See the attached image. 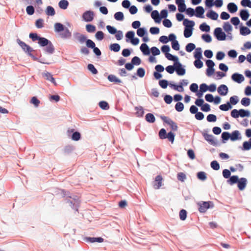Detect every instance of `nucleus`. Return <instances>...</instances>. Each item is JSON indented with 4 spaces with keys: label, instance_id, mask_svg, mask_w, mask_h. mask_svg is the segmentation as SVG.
<instances>
[{
    "label": "nucleus",
    "instance_id": "obj_53",
    "mask_svg": "<svg viewBox=\"0 0 251 251\" xmlns=\"http://www.w3.org/2000/svg\"><path fill=\"white\" fill-rule=\"evenodd\" d=\"M239 101L238 98L236 96H234L232 97H231L229 99V101L230 104H232L233 105L236 104Z\"/></svg>",
    "mask_w": 251,
    "mask_h": 251
},
{
    "label": "nucleus",
    "instance_id": "obj_1",
    "mask_svg": "<svg viewBox=\"0 0 251 251\" xmlns=\"http://www.w3.org/2000/svg\"><path fill=\"white\" fill-rule=\"evenodd\" d=\"M183 25L185 26L184 30V36L185 38L191 37L193 33V27L195 22L187 19L184 20Z\"/></svg>",
    "mask_w": 251,
    "mask_h": 251
},
{
    "label": "nucleus",
    "instance_id": "obj_50",
    "mask_svg": "<svg viewBox=\"0 0 251 251\" xmlns=\"http://www.w3.org/2000/svg\"><path fill=\"white\" fill-rule=\"evenodd\" d=\"M137 75L140 77H143L145 75V70L143 68H139L137 70Z\"/></svg>",
    "mask_w": 251,
    "mask_h": 251
},
{
    "label": "nucleus",
    "instance_id": "obj_17",
    "mask_svg": "<svg viewBox=\"0 0 251 251\" xmlns=\"http://www.w3.org/2000/svg\"><path fill=\"white\" fill-rule=\"evenodd\" d=\"M227 8L228 11L231 13L236 12L238 10L237 5L233 2H230L227 5Z\"/></svg>",
    "mask_w": 251,
    "mask_h": 251
},
{
    "label": "nucleus",
    "instance_id": "obj_54",
    "mask_svg": "<svg viewBox=\"0 0 251 251\" xmlns=\"http://www.w3.org/2000/svg\"><path fill=\"white\" fill-rule=\"evenodd\" d=\"M194 64L198 69L202 68L203 65V62L201 60V59H196L194 62Z\"/></svg>",
    "mask_w": 251,
    "mask_h": 251
},
{
    "label": "nucleus",
    "instance_id": "obj_23",
    "mask_svg": "<svg viewBox=\"0 0 251 251\" xmlns=\"http://www.w3.org/2000/svg\"><path fill=\"white\" fill-rule=\"evenodd\" d=\"M240 34L242 35L245 36L249 35L251 33V30L247 27L242 26L240 29Z\"/></svg>",
    "mask_w": 251,
    "mask_h": 251
},
{
    "label": "nucleus",
    "instance_id": "obj_49",
    "mask_svg": "<svg viewBox=\"0 0 251 251\" xmlns=\"http://www.w3.org/2000/svg\"><path fill=\"white\" fill-rule=\"evenodd\" d=\"M175 109L178 112H181L184 109V105L181 102H177L175 105Z\"/></svg>",
    "mask_w": 251,
    "mask_h": 251
},
{
    "label": "nucleus",
    "instance_id": "obj_25",
    "mask_svg": "<svg viewBox=\"0 0 251 251\" xmlns=\"http://www.w3.org/2000/svg\"><path fill=\"white\" fill-rule=\"evenodd\" d=\"M54 30L56 32H61L65 27L62 24L56 23L54 25Z\"/></svg>",
    "mask_w": 251,
    "mask_h": 251
},
{
    "label": "nucleus",
    "instance_id": "obj_58",
    "mask_svg": "<svg viewBox=\"0 0 251 251\" xmlns=\"http://www.w3.org/2000/svg\"><path fill=\"white\" fill-rule=\"evenodd\" d=\"M151 51L153 56L159 55L160 53V50L156 47L151 48Z\"/></svg>",
    "mask_w": 251,
    "mask_h": 251
},
{
    "label": "nucleus",
    "instance_id": "obj_61",
    "mask_svg": "<svg viewBox=\"0 0 251 251\" xmlns=\"http://www.w3.org/2000/svg\"><path fill=\"white\" fill-rule=\"evenodd\" d=\"M88 69L92 72L93 74L96 75L98 73L97 70L95 68L94 66L92 64H89L87 66Z\"/></svg>",
    "mask_w": 251,
    "mask_h": 251
},
{
    "label": "nucleus",
    "instance_id": "obj_64",
    "mask_svg": "<svg viewBox=\"0 0 251 251\" xmlns=\"http://www.w3.org/2000/svg\"><path fill=\"white\" fill-rule=\"evenodd\" d=\"M175 134L172 132L170 131L168 133L166 138H168V140L173 143L175 140Z\"/></svg>",
    "mask_w": 251,
    "mask_h": 251
},
{
    "label": "nucleus",
    "instance_id": "obj_21",
    "mask_svg": "<svg viewBox=\"0 0 251 251\" xmlns=\"http://www.w3.org/2000/svg\"><path fill=\"white\" fill-rule=\"evenodd\" d=\"M194 56L196 59H201L202 58V50L201 48H197L195 49Z\"/></svg>",
    "mask_w": 251,
    "mask_h": 251
},
{
    "label": "nucleus",
    "instance_id": "obj_11",
    "mask_svg": "<svg viewBox=\"0 0 251 251\" xmlns=\"http://www.w3.org/2000/svg\"><path fill=\"white\" fill-rule=\"evenodd\" d=\"M43 76L47 80L50 81L54 85H57L55 79L53 77L52 75L48 72H44L42 74Z\"/></svg>",
    "mask_w": 251,
    "mask_h": 251
},
{
    "label": "nucleus",
    "instance_id": "obj_6",
    "mask_svg": "<svg viewBox=\"0 0 251 251\" xmlns=\"http://www.w3.org/2000/svg\"><path fill=\"white\" fill-rule=\"evenodd\" d=\"M174 66L176 67L175 71L178 75H183L185 74L186 70L179 61L174 63Z\"/></svg>",
    "mask_w": 251,
    "mask_h": 251
},
{
    "label": "nucleus",
    "instance_id": "obj_38",
    "mask_svg": "<svg viewBox=\"0 0 251 251\" xmlns=\"http://www.w3.org/2000/svg\"><path fill=\"white\" fill-rule=\"evenodd\" d=\"M200 29L202 31L209 32L210 29V26L207 25L206 23H203L200 25Z\"/></svg>",
    "mask_w": 251,
    "mask_h": 251
},
{
    "label": "nucleus",
    "instance_id": "obj_4",
    "mask_svg": "<svg viewBox=\"0 0 251 251\" xmlns=\"http://www.w3.org/2000/svg\"><path fill=\"white\" fill-rule=\"evenodd\" d=\"M86 45L87 48L93 49V51L96 55L100 56L101 55L100 50L98 48L96 47L95 43L92 40L90 39L86 40Z\"/></svg>",
    "mask_w": 251,
    "mask_h": 251
},
{
    "label": "nucleus",
    "instance_id": "obj_18",
    "mask_svg": "<svg viewBox=\"0 0 251 251\" xmlns=\"http://www.w3.org/2000/svg\"><path fill=\"white\" fill-rule=\"evenodd\" d=\"M140 49L144 55H148L150 54V49L146 43L142 44L141 45Z\"/></svg>",
    "mask_w": 251,
    "mask_h": 251
},
{
    "label": "nucleus",
    "instance_id": "obj_39",
    "mask_svg": "<svg viewBox=\"0 0 251 251\" xmlns=\"http://www.w3.org/2000/svg\"><path fill=\"white\" fill-rule=\"evenodd\" d=\"M109 49L115 52H118L120 50V46L117 43L112 44L110 45Z\"/></svg>",
    "mask_w": 251,
    "mask_h": 251
},
{
    "label": "nucleus",
    "instance_id": "obj_36",
    "mask_svg": "<svg viewBox=\"0 0 251 251\" xmlns=\"http://www.w3.org/2000/svg\"><path fill=\"white\" fill-rule=\"evenodd\" d=\"M87 241L91 242H99L101 243L103 241V239L101 237H89L87 239Z\"/></svg>",
    "mask_w": 251,
    "mask_h": 251
},
{
    "label": "nucleus",
    "instance_id": "obj_27",
    "mask_svg": "<svg viewBox=\"0 0 251 251\" xmlns=\"http://www.w3.org/2000/svg\"><path fill=\"white\" fill-rule=\"evenodd\" d=\"M240 135V132L238 130L233 131L230 134V140L234 141L239 139V136Z\"/></svg>",
    "mask_w": 251,
    "mask_h": 251
},
{
    "label": "nucleus",
    "instance_id": "obj_59",
    "mask_svg": "<svg viewBox=\"0 0 251 251\" xmlns=\"http://www.w3.org/2000/svg\"><path fill=\"white\" fill-rule=\"evenodd\" d=\"M241 4L244 7L251 8V0H242L241 1Z\"/></svg>",
    "mask_w": 251,
    "mask_h": 251
},
{
    "label": "nucleus",
    "instance_id": "obj_19",
    "mask_svg": "<svg viewBox=\"0 0 251 251\" xmlns=\"http://www.w3.org/2000/svg\"><path fill=\"white\" fill-rule=\"evenodd\" d=\"M240 16L244 21L248 20L250 16L249 13L247 9H242L240 11Z\"/></svg>",
    "mask_w": 251,
    "mask_h": 251
},
{
    "label": "nucleus",
    "instance_id": "obj_57",
    "mask_svg": "<svg viewBox=\"0 0 251 251\" xmlns=\"http://www.w3.org/2000/svg\"><path fill=\"white\" fill-rule=\"evenodd\" d=\"M166 131L164 128H161L159 132V136L160 139H164L166 138Z\"/></svg>",
    "mask_w": 251,
    "mask_h": 251
},
{
    "label": "nucleus",
    "instance_id": "obj_28",
    "mask_svg": "<svg viewBox=\"0 0 251 251\" xmlns=\"http://www.w3.org/2000/svg\"><path fill=\"white\" fill-rule=\"evenodd\" d=\"M239 180V177L237 176H232L230 177L229 179L227 180V183L232 185L235 183H237Z\"/></svg>",
    "mask_w": 251,
    "mask_h": 251
},
{
    "label": "nucleus",
    "instance_id": "obj_45",
    "mask_svg": "<svg viewBox=\"0 0 251 251\" xmlns=\"http://www.w3.org/2000/svg\"><path fill=\"white\" fill-rule=\"evenodd\" d=\"M46 51L49 53H52L54 51V49L52 43L50 42L48 45L46 46Z\"/></svg>",
    "mask_w": 251,
    "mask_h": 251
},
{
    "label": "nucleus",
    "instance_id": "obj_52",
    "mask_svg": "<svg viewBox=\"0 0 251 251\" xmlns=\"http://www.w3.org/2000/svg\"><path fill=\"white\" fill-rule=\"evenodd\" d=\"M207 121L208 122H215L217 120V117L214 114H209L206 118Z\"/></svg>",
    "mask_w": 251,
    "mask_h": 251
},
{
    "label": "nucleus",
    "instance_id": "obj_8",
    "mask_svg": "<svg viewBox=\"0 0 251 251\" xmlns=\"http://www.w3.org/2000/svg\"><path fill=\"white\" fill-rule=\"evenodd\" d=\"M248 180L245 177H241L239 179L237 182V186L239 189L241 191L244 190L247 184Z\"/></svg>",
    "mask_w": 251,
    "mask_h": 251
},
{
    "label": "nucleus",
    "instance_id": "obj_15",
    "mask_svg": "<svg viewBox=\"0 0 251 251\" xmlns=\"http://www.w3.org/2000/svg\"><path fill=\"white\" fill-rule=\"evenodd\" d=\"M196 14L195 16L198 18H203V13L204 12V9L203 7L201 6H197L196 8Z\"/></svg>",
    "mask_w": 251,
    "mask_h": 251
},
{
    "label": "nucleus",
    "instance_id": "obj_51",
    "mask_svg": "<svg viewBox=\"0 0 251 251\" xmlns=\"http://www.w3.org/2000/svg\"><path fill=\"white\" fill-rule=\"evenodd\" d=\"M30 102L31 103L34 104L36 107H38L40 102V100L36 97H33Z\"/></svg>",
    "mask_w": 251,
    "mask_h": 251
},
{
    "label": "nucleus",
    "instance_id": "obj_43",
    "mask_svg": "<svg viewBox=\"0 0 251 251\" xmlns=\"http://www.w3.org/2000/svg\"><path fill=\"white\" fill-rule=\"evenodd\" d=\"M99 106L103 110H108L109 108V105L106 101H101L99 103Z\"/></svg>",
    "mask_w": 251,
    "mask_h": 251
},
{
    "label": "nucleus",
    "instance_id": "obj_20",
    "mask_svg": "<svg viewBox=\"0 0 251 251\" xmlns=\"http://www.w3.org/2000/svg\"><path fill=\"white\" fill-rule=\"evenodd\" d=\"M206 16L213 20H216L218 18V14L213 10H210L207 13Z\"/></svg>",
    "mask_w": 251,
    "mask_h": 251
},
{
    "label": "nucleus",
    "instance_id": "obj_32",
    "mask_svg": "<svg viewBox=\"0 0 251 251\" xmlns=\"http://www.w3.org/2000/svg\"><path fill=\"white\" fill-rule=\"evenodd\" d=\"M108 79L109 81L114 82L115 83H119L121 81L115 75H110L108 76Z\"/></svg>",
    "mask_w": 251,
    "mask_h": 251
},
{
    "label": "nucleus",
    "instance_id": "obj_13",
    "mask_svg": "<svg viewBox=\"0 0 251 251\" xmlns=\"http://www.w3.org/2000/svg\"><path fill=\"white\" fill-rule=\"evenodd\" d=\"M60 36L62 38H69L72 36V33L67 27H65L64 29L60 32Z\"/></svg>",
    "mask_w": 251,
    "mask_h": 251
},
{
    "label": "nucleus",
    "instance_id": "obj_40",
    "mask_svg": "<svg viewBox=\"0 0 251 251\" xmlns=\"http://www.w3.org/2000/svg\"><path fill=\"white\" fill-rule=\"evenodd\" d=\"M196 48V46L194 43H188L185 47V50L187 52H190Z\"/></svg>",
    "mask_w": 251,
    "mask_h": 251
},
{
    "label": "nucleus",
    "instance_id": "obj_2",
    "mask_svg": "<svg viewBox=\"0 0 251 251\" xmlns=\"http://www.w3.org/2000/svg\"><path fill=\"white\" fill-rule=\"evenodd\" d=\"M197 204L199 206V210L201 213H204L208 208L214 207L212 201H200Z\"/></svg>",
    "mask_w": 251,
    "mask_h": 251
},
{
    "label": "nucleus",
    "instance_id": "obj_12",
    "mask_svg": "<svg viewBox=\"0 0 251 251\" xmlns=\"http://www.w3.org/2000/svg\"><path fill=\"white\" fill-rule=\"evenodd\" d=\"M162 177L158 175L156 176L155 181L153 184L154 188L156 189H158L162 186Z\"/></svg>",
    "mask_w": 251,
    "mask_h": 251
},
{
    "label": "nucleus",
    "instance_id": "obj_44",
    "mask_svg": "<svg viewBox=\"0 0 251 251\" xmlns=\"http://www.w3.org/2000/svg\"><path fill=\"white\" fill-rule=\"evenodd\" d=\"M198 178L202 181H204L206 179V173L204 172H199L197 173Z\"/></svg>",
    "mask_w": 251,
    "mask_h": 251
},
{
    "label": "nucleus",
    "instance_id": "obj_16",
    "mask_svg": "<svg viewBox=\"0 0 251 251\" xmlns=\"http://www.w3.org/2000/svg\"><path fill=\"white\" fill-rule=\"evenodd\" d=\"M151 18L154 20L155 23H159L161 21V17L157 10H153L151 14Z\"/></svg>",
    "mask_w": 251,
    "mask_h": 251
},
{
    "label": "nucleus",
    "instance_id": "obj_41",
    "mask_svg": "<svg viewBox=\"0 0 251 251\" xmlns=\"http://www.w3.org/2000/svg\"><path fill=\"white\" fill-rule=\"evenodd\" d=\"M114 18L117 21H123L124 19V14L122 12H117L114 14Z\"/></svg>",
    "mask_w": 251,
    "mask_h": 251
},
{
    "label": "nucleus",
    "instance_id": "obj_3",
    "mask_svg": "<svg viewBox=\"0 0 251 251\" xmlns=\"http://www.w3.org/2000/svg\"><path fill=\"white\" fill-rule=\"evenodd\" d=\"M214 35L219 41H224L226 39V33L222 31L221 27H217L214 31Z\"/></svg>",
    "mask_w": 251,
    "mask_h": 251
},
{
    "label": "nucleus",
    "instance_id": "obj_34",
    "mask_svg": "<svg viewBox=\"0 0 251 251\" xmlns=\"http://www.w3.org/2000/svg\"><path fill=\"white\" fill-rule=\"evenodd\" d=\"M165 57L169 60L174 61L175 63L178 62V58L177 56L173 55L171 53H166Z\"/></svg>",
    "mask_w": 251,
    "mask_h": 251
},
{
    "label": "nucleus",
    "instance_id": "obj_9",
    "mask_svg": "<svg viewBox=\"0 0 251 251\" xmlns=\"http://www.w3.org/2000/svg\"><path fill=\"white\" fill-rule=\"evenodd\" d=\"M231 79L234 81L238 83H242L243 81H244L245 79L244 77L242 75L237 73L232 74V75H231Z\"/></svg>",
    "mask_w": 251,
    "mask_h": 251
},
{
    "label": "nucleus",
    "instance_id": "obj_55",
    "mask_svg": "<svg viewBox=\"0 0 251 251\" xmlns=\"http://www.w3.org/2000/svg\"><path fill=\"white\" fill-rule=\"evenodd\" d=\"M241 103L243 105L248 106L250 104V99L248 98H244L242 99Z\"/></svg>",
    "mask_w": 251,
    "mask_h": 251
},
{
    "label": "nucleus",
    "instance_id": "obj_63",
    "mask_svg": "<svg viewBox=\"0 0 251 251\" xmlns=\"http://www.w3.org/2000/svg\"><path fill=\"white\" fill-rule=\"evenodd\" d=\"M159 84L161 87L163 89H165L167 87L168 82L167 80L165 79L160 80L159 81Z\"/></svg>",
    "mask_w": 251,
    "mask_h": 251
},
{
    "label": "nucleus",
    "instance_id": "obj_35",
    "mask_svg": "<svg viewBox=\"0 0 251 251\" xmlns=\"http://www.w3.org/2000/svg\"><path fill=\"white\" fill-rule=\"evenodd\" d=\"M223 29L226 32L229 33L232 30V27L228 22H226L224 24Z\"/></svg>",
    "mask_w": 251,
    "mask_h": 251
},
{
    "label": "nucleus",
    "instance_id": "obj_47",
    "mask_svg": "<svg viewBox=\"0 0 251 251\" xmlns=\"http://www.w3.org/2000/svg\"><path fill=\"white\" fill-rule=\"evenodd\" d=\"M131 62L134 65L138 66L141 63V60L139 57L134 56L131 59Z\"/></svg>",
    "mask_w": 251,
    "mask_h": 251
},
{
    "label": "nucleus",
    "instance_id": "obj_29",
    "mask_svg": "<svg viewBox=\"0 0 251 251\" xmlns=\"http://www.w3.org/2000/svg\"><path fill=\"white\" fill-rule=\"evenodd\" d=\"M232 108V106L230 104V102H227L226 104H223L219 106V108L220 110L224 111H228L229 109Z\"/></svg>",
    "mask_w": 251,
    "mask_h": 251
},
{
    "label": "nucleus",
    "instance_id": "obj_7",
    "mask_svg": "<svg viewBox=\"0 0 251 251\" xmlns=\"http://www.w3.org/2000/svg\"><path fill=\"white\" fill-rule=\"evenodd\" d=\"M94 17V13L92 11H87L85 12L82 15L83 19L87 22H90L93 21Z\"/></svg>",
    "mask_w": 251,
    "mask_h": 251
},
{
    "label": "nucleus",
    "instance_id": "obj_10",
    "mask_svg": "<svg viewBox=\"0 0 251 251\" xmlns=\"http://www.w3.org/2000/svg\"><path fill=\"white\" fill-rule=\"evenodd\" d=\"M218 93L221 96H226L228 93V89L226 85L222 84L217 89Z\"/></svg>",
    "mask_w": 251,
    "mask_h": 251
},
{
    "label": "nucleus",
    "instance_id": "obj_26",
    "mask_svg": "<svg viewBox=\"0 0 251 251\" xmlns=\"http://www.w3.org/2000/svg\"><path fill=\"white\" fill-rule=\"evenodd\" d=\"M251 149V138L248 141H245L243 143L242 150L249 151Z\"/></svg>",
    "mask_w": 251,
    "mask_h": 251
},
{
    "label": "nucleus",
    "instance_id": "obj_33",
    "mask_svg": "<svg viewBox=\"0 0 251 251\" xmlns=\"http://www.w3.org/2000/svg\"><path fill=\"white\" fill-rule=\"evenodd\" d=\"M46 13L48 16H53L55 15V12L53 7L48 6L46 8Z\"/></svg>",
    "mask_w": 251,
    "mask_h": 251
},
{
    "label": "nucleus",
    "instance_id": "obj_62",
    "mask_svg": "<svg viewBox=\"0 0 251 251\" xmlns=\"http://www.w3.org/2000/svg\"><path fill=\"white\" fill-rule=\"evenodd\" d=\"M95 37L97 40L101 41L104 38V33L101 31H99L96 33Z\"/></svg>",
    "mask_w": 251,
    "mask_h": 251
},
{
    "label": "nucleus",
    "instance_id": "obj_48",
    "mask_svg": "<svg viewBox=\"0 0 251 251\" xmlns=\"http://www.w3.org/2000/svg\"><path fill=\"white\" fill-rule=\"evenodd\" d=\"M210 165L211 167L214 170L217 171L220 169L219 164L216 160L212 161L211 162Z\"/></svg>",
    "mask_w": 251,
    "mask_h": 251
},
{
    "label": "nucleus",
    "instance_id": "obj_24",
    "mask_svg": "<svg viewBox=\"0 0 251 251\" xmlns=\"http://www.w3.org/2000/svg\"><path fill=\"white\" fill-rule=\"evenodd\" d=\"M136 115L138 117H143L144 114V108L142 106H139L135 107Z\"/></svg>",
    "mask_w": 251,
    "mask_h": 251
},
{
    "label": "nucleus",
    "instance_id": "obj_5",
    "mask_svg": "<svg viewBox=\"0 0 251 251\" xmlns=\"http://www.w3.org/2000/svg\"><path fill=\"white\" fill-rule=\"evenodd\" d=\"M202 136L204 139L207 141L209 144L213 146H216L217 144V141L215 139V137L212 134H208L205 132L202 133Z\"/></svg>",
    "mask_w": 251,
    "mask_h": 251
},
{
    "label": "nucleus",
    "instance_id": "obj_56",
    "mask_svg": "<svg viewBox=\"0 0 251 251\" xmlns=\"http://www.w3.org/2000/svg\"><path fill=\"white\" fill-rule=\"evenodd\" d=\"M187 217V212L184 209H182L179 212V218L180 219L184 221L186 219Z\"/></svg>",
    "mask_w": 251,
    "mask_h": 251
},
{
    "label": "nucleus",
    "instance_id": "obj_14",
    "mask_svg": "<svg viewBox=\"0 0 251 251\" xmlns=\"http://www.w3.org/2000/svg\"><path fill=\"white\" fill-rule=\"evenodd\" d=\"M17 42L21 48L26 52H31V48L25 42L21 41L20 39H17Z\"/></svg>",
    "mask_w": 251,
    "mask_h": 251
},
{
    "label": "nucleus",
    "instance_id": "obj_46",
    "mask_svg": "<svg viewBox=\"0 0 251 251\" xmlns=\"http://www.w3.org/2000/svg\"><path fill=\"white\" fill-rule=\"evenodd\" d=\"M86 29L87 31L90 33L94 32L96 30V26L90 24H88L86 25Z\"/></svg>",
    "mask_w": 251,
    "mask_h": 251
},
{
    "label": "nucleus",
    "instance_id": "obj_31",
    "mask_svg": "<svg viewBox=\"0 0 251 251\" xmlns=\"http://www.w3.org/2000/svg\"><path fill=\"white\" fill-rule=\"evenodd\" d=\"M48 39L44 37H40L39 40H38V44L42 47L46 46L48 45V44L50 43Z\"/></svg>",
    "mask_w": 251,
    "mask_h": 251
},
{
    "label": "nucleus",
    "instance_id": "obj_60",
    "mask_svg": "<svg viewBox=\"0 0 251 251\" xmlns=\"http://www.w3.org/2000/svg\"><path fill=\"white\" fill-rule=\"evenodd\" d=\"M201 38L206 43H210L212 41V38L209 34H203L201 36Z\"/></svg>",
    "mask_w": 251,
    "mask_h": 251
},
{
    "label": "nucleus",
    "instance_id": "obj_22",
    "mask_svg": "<svg viewBox=\"0 0 251 251\" xmlns=\"http://www.w3.org/2000/svg\"><path fill=\"white\" fill-rule=\"evenodd\" d=\"M145 119L147 122L150 123H153L155 121V118L152 113H148L146 115Z\"/></svg>",
    "mask_w": 251,
    "mask_h": 251
},
{
    "label": "nucleus",
    "instance_id": "obj_42",
    "mask_svg": "<svg viewBox=\"0 0 251 251\" xmlns=\"http://www.w3.org/2000/svg\"><path fill=\"white\" fill-rule=\"evenodd\" d=\"M239 115L241 117H249L250 115V112L248 110L241 109L239 110Z\"/></svg>",
    "mask_w": 251,
    "mask_h": 251
},
{
    "label": "nucleus",
    "instance_id": "obj_30",
    "mask_svg": "<svg viewBox=\"0 0 251 251\" xmlns=\"http://www.w3.org/2000/svg\"><path fill=\"white\" fill-rule=\"evenodd\" d=\"M137 34L138 36L141 37L144 36L145 35H147L148 33L145 28L141 27L137 29Z\"/></svg>",
    "mask_w": 251,
    "mask_h": 251
},
{
    "label": "nucleus",
    "instance_id": "obj_37",
    "mask_svg": "<svg viewBox=\"0 0 251 251\" xmlns=\"http://www.w3.org/2000/svg\"><path fill=\"white\" fill-rule=\"evenodd\" d=\"M58 4L60 8L66 9L69 5V2L66 0H61L59 1Z\"/></svg>",
    "mask_w": 251,
    "mask_h": 251
}]
</instances>
